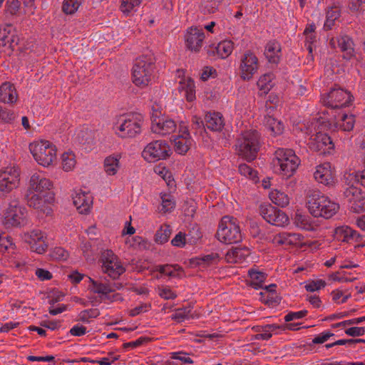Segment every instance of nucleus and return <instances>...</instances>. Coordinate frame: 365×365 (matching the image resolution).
<instances>
[{
    "label": "nucleus",
    "instance_id": "f257e3e1",
    "mask_svg": "<svg viewBox=\"0 0 365 365\" xmlns=\"http://www.w3.org/2000/svg\"><path fill=\"white\" fill-rule=\"evenodd\" d=\"M262 145L261 135L257 130L247 129L242 131L237 138L235 150L238 155L248 162L254 160Z\"/></svg>",
    "mask_w": 365,
    "mask_h": 365
},
{
    "label": "nucleus",
    "instance_id": "f03ea898",
    "mask_svg": "<svg viewBox=\"0 0 365 365\" xmlns=\"http://www.w3.org/2000/svg\"><path fill=\"white\" fill-rule=\"evenodd\" d=\"M307 207L312 216L325 219L332 217L339 210V203L319 191L308 196Z\"/></svg>",
    "mask_w": 365,
    "mask_h": 365
},
{
    "label": "nucleus",
    "instance_id": "7ed1b4c3",
    "mask_svg": "<svg viewBox=\"0 0 365 365\" xmlns=\"http://www.w3.org/2000/svg\"><path fill=\"white\" fill-rule=\"evenodd\" d=\"M154 71V58L141 56L135 59L132 68V81L138 87L143 88L152 81Z\"/></svg>",
    "mask_w": 365,
    "mask_h": 365
},
{
    "label": "nucleus",
    "instance_id": "20e7f679",
    "mask_svg": "<svg viewBox=\"0 0 365 365\" xmlns=\"http://www.w3.org/2000/svg\"><path fill=\"white\" fill-rule=\"evenodd\" d=\"M272 164L286 178L292 176L300 164V160L292 149L278 148L274 153Z\"/></svg>",
    "mask_w": 365,
    "mask_h": 365
},
{
    "label": "nucleus",
    "instance_id": "39448f33",
    "mask_svg": "<svg viewBox=\"0 0 365 365\" xmlns=\"http://www.w3.org/2000/svg\"><path fill=\"white\" fill-rule=\"evenodd\" d=\"M1 225L6 229L21 227L27 223V210L16 201L9 204L0 215Z\"/></svg>",
    "mask_w": 365,
    "mask_h": 365
},
{
    "label": "nucleus",
    "instance_id": "423d86ee",
    "mask_svg": "<svg viewBox=\"0 0 365 365\" xmlns=\"http://www.w3.org/2000/svg\"><path fill=\"white\" fill-rule=\"evenodd\" d=\"M29 150L41 166L48 167L56 160V145L48 140H40L30 143Z\"/></svg>",
    "mask_w": 365,
    "mask_h": 365
},
{
    "label": "nucleus",
    "instance_id": "0eeeda50",
    "mask_svg": "<svg viewBox=\"0 0 365 365\" xmlns=\"http://www.w3.org/2000/svg\"><path fill=\"white\" fill-rule=\"evenodd\" d=\"M216 236L219 241L225 244L238 243L242 239L237 220L230 216L222 218Z\"/></svg>",
    "mask_w": 365,
    "mask_h": 365
},
{
    "label": "nucleus",
    "instance_id": "6e6552de",
    "mask_svg": "<svg viewBox=\"0 0 365 365\" xmlns=\"http://www.w3.org/2000/svg\"><path fill=\"white\" fill-rule=\"evenodd\" d=\"M143 118L138 113H130L119 120L115 125L116 134L123 138H134L141 132Z\"/></svg>",
    "mask_w": 365,
    "mask_h": 365
},
{
    "label": "nucleus",
    "instance_id": "1a4fd4ad",
    "mask_svg": "<svg viewBox=\"0 0 365 365\" xmlns=\"http://www.w3.org/2000/svg\"><path fill=\"white\" fill-rule=\"evenodd\" d=\"M354 101L351 93L341 88H334L329 93L323 94L322 103L331 108H339L350 106Z\"/></svg>",
    "mask_w": 365,
    "mask_h": 365
},
{
    "label": "nucleus",
    "instance_id": "9d476101",
    "mask_svg": "<svg viewBox=\"0 0 365 365\" xmlns=\"http://www.w3.org/2000/svg\"><path fill=\"white\" fill-rule=\"evenodd\" d=\"M171 153L170 147L165 140H158L150 142L145 147L142 156L146 161L154 163L166 159Z\"/></svg>",
    "mask_w": 365,
    "mask_h": 365
},
{
    "label": "nucleus",
    "instance_id": "9b49d317",
    "mask_svg": "<svg viewBox=\"0 0 365 365\" xmlns=\"http://www.w3.org/2000/svg\"><path fill=\"white\" fill-rule=\"evenodd\" d=\"M54 197L51 193L35 194L31 193L27 195V205L33 207L38 212L49 215L52 213V204Z\"/></svg>",
    "mask_w": 365,
    "mask_h": 365
},
{
    "label": "nucleus",
    "instance_id": "f8f14e48",
    "mask_svg": "<svg viewBox=\"0 0 365 365\" xmlns=\"http://www.w3.org/2000/svg\"><path fill=\"white\" fill-rule=\"evenodd\" d=\"M259 214L264 220L272 225L282 227L289 222V217L283 211L269 203L260 205Z\"/></svg>",
    "mask_w": 365,
    "mask_h": 365
},
{
    "label": "nucleus",
    "instance_id": "ddd939ff",
    "mask_svg": "<svg viewBox=\"0 0 365 365\" xmlns=\"http://www.w3.org/2000/svg\"><path fill=\"white\" fill-rule=\"evenodd\" d=\"M258 68V58L253 52L246 51L240 58L239 65L240 77L245 81H249L257 72Z\"/></svg>",
    "mask_w": 365,
    "mask_h": 365
},
{
    "label": "nucleus",
    "instance_id": "4468645a",
    "mask_svg": "<svg viewBox=\"0 0 365 365\" xmlns=\"http://www.w3.org/2000/svg\"><path fill=\"white\" fill-rule=\"evenodd\" d=\"M20 181V170L16 167H7L0 171V192L7 194L17 187Z\"/></svg>",
    "mask_w": 365,
    "mask_h": 365
},
{
    "label": "nucleus",
    "instance_id": "2eb2a0df",
    "mask_svg": "<svg viewBox=\"0 0 365 365\" xmlns=\"http://www.w3.org/2000/svg\"><path fill=\"white\" fill-rule=\"evenodd\" d=\"M101 261L105 273L123 274L125 272L121 261L110 250L102 252Z\"/></svg>",
    "mask_w": 365,
    "mask_h": 365
},
{
    "label": "nucleus",
    "instance_id": "dca6fc26",
    "mask_svg": "<svg viewBox=\"0 0 365 365\" xmlns=\"http://www.w3.org/2000/svg\"><path fill=\"white\" fill-rule=\"evenodd\" d=\"M23 240L25 242L29 244L32 251L38 254L45 252L48 247L46 235L40 230H33L29 232L25 233Z\"/></svg>",
    "mask_w": 365,
    "mask_h": 365
},
{
    "label": "nucleus",
    "instance_id": "f3484780",
    "mask_svg": "<svg viewBox=\"0 0 365 365\" xmlns=\"http://www.w3.org/2000/svg\"><path fill=\"white\" fill-rule=\"evenodd\" d=\"M307 144L311 150L319 152L321 154L329 153L334 149V143L331 138L322 132H317L315 135H312Z\"/></svg>",
    "mask_w": 365,
    "mask_h": 365
},
{
    "label": "nucleus",
    "instance_id": "a211bd4d",
    "mask_svg": "<svg viewBox=\"0 0 365 365\" xmlns=\"http://www.w3.org/2000/svg\"><path fill=\"white\" fill-rule=\"evenodd\" d=\"M344 195L350 204V208L355 212L365 210V197L360 188L351 186L347 187Z\"/></svg>",
    "mask_w": 365,
    "mask_h": 365
},
{
    "label": "nucleus",
    "instance_id": "6ab92c4d",
    "mask_svg": "<svg viewBox=\"0 0 365 365\" xmlns=\"http://www.w3.org/2000/svg\"><path fill=\"white\" fill-rule=\"evenodd\" d=\"M204 39L202 29L190 27L185 35V46L191 51L198 52L202 47Z\"/></svg>",
    "mask_w": 365,
    "mask_h": 365
},
{
    "label": "nucleus",
    "instance_id": "aec40b11",
    "mask_svg": "<svg viewBox=\"0 0 365 365\" xmlns=\"http://www.w3.org/2000/svg\"><path fill=\"white\" fill-rule=\"evenodd\" d=\"M53 188V182L46 178L41 172L34 173L29 180V190L35 194L50 193Z\"/></svg>",
    "mask_w": 365,
    "mask_h": 365
},
{
    "label": "nucleus",
    "instance_id": "412c9836",
    "mask_svg": "<svg viewBox=\"0 0 365 365\" xmlns=\"http://www.w3.org/2000/svg\"><path fill=\"white\" fill-rule=\"evenodd\" d=\"M314 178L317 182L326 186L331 187L335 183L334 171L329 163L317 165Z\"/></svg>",
    "mask_w": 365,
    "mask_h": 365
},
{
    "label": "nucleus",
    "instance_id": "4be33fe9",
    "mask_svg": "<svg viewBox=\"0 0 365 365\" xmlns=\"http://www.w3.org/2000/svg\"><path fill=\"white\" fill-rule=\"evenodd\" d=\"M176 129L175 122L164 116H153L151 130L153 133L165 135L173 133Z\"/></svg>",
    "mask_w": 365,
    "mask_h": 365
},
{
    "label": "nucleus",
    "instance_id": "5701e85b",
    "mask_svg": "<svg viewBox=\"0 0 365 365\" xmlns=\"http://www.w3.org/2000/svg\"><path fill=\"white\" fill-rule=\"evenodd\" d=\"M303 236L299 233L281 232L273 236L272 242L275 246H299L302 243Z\"/></svg>",
    "mask_w": 365,
    "mask_h": 365
},
{
    "label": "nucleus",
    "instance_id": "b1692460",
    "mask_svg": "<svg viewBox=\"0 0 365 365\" xmlns=\"http://www.w3.org/2000/svg\"><path fill=\"white\" fill-rule=\"evenodd\" d=\"M334 235L337 240L349 244L360 242L362 240V236L357 231L347 225L336 227Z\"/></svg>",
    "mask_w": 365,
    "mask_h": 365
},
{
    "label": "nucleus",
    "instance_id": "393cba45",
    "mask_svg": "<svg viewBox=\"0 0 365 365\" xmlns=\"http://www.w3.org/2000/svg\"><path fill=\"white\" fill-rule=\"evenodd\" d=\"M181 134L174 139L175 150L179 154H185L192 144L188 130L185 126L180 128Z\"/></svg>",
    "mask_w": 365,
    "mask_h": 365
},
{
    "label": "nucleus",
    "instance_id": "a878e982",
    "mask_svg": "<svg viewBox=\"0 0 365 365\" xmlns=\"http://www.w3.org/2000/svg\"><path fill=\"white\" fill-rule=\"evenodd\" d=\"M73 202L79 213L86 214L89 212L93 201L88 193L79 190L73 195Z\"/></svg>",
    "mask_w": 365,
    "mask_h": 365
},
{
    "label": "nucleus",
    "instance_id": "bb28decb",
    "mask_svg": "<svg viewBox=\"0 0 365 365\" xmlns=\"http://www.w3.org/2000/svg\"><path fill=\"white\" fill-rule=\"evenodd\" d=\"M18 93L14 84L4 82L0 86V101L4 103L14 104L17 101Z\"/></svg>",
    "mask_w": 365,
    "mask_h": 365
},
{
    "label": "nucleus",
    "instance_id": "cd10ccee",
    "mask_svg": "<svg viewBox=\"0 0 365 365\" xmlns=\"http://www.w3.org/2000/svg\"><path fill=\"white\" fill-rule=\"evenodd\" d=\"M178 91L188 102H192L196 99L195 84L190 78H184L180 81Z\"/></svg>",
    "mask_w": 365,
    "mask_h": 365
},
{
    "label": "nucleus",
    "instance_id": "c85d7f7f",
    "mask_svg": "<svg viewBox=\"0 0 365 365\" xmlns=\"http://www.w3.org/2000/svg\"><path fill=\"white\" fill-rule=\"evenodd\" d=\"M264 56L269 63H278L281 56V45L275 41H269L265 46Z\"/></svg>",
    "mask_w": 365,
    "mask_h": 365
},
{
    "label": "nucleus",
    "instance_id": "c756f323",
    "mask_svg": "<svg viewBox=\"0 0 365 365\" xmlns=\"http://www.w3.org/2000/svg\"><path fill=\"white\" fill-rule=\"evenodd\" d=\"M336 41L344 58L350 59L354 56V44L349 36L341 35L336 38Z\"/></svg>",
    "mask_w": 365,
    "mask_h": 365
},
{
    "label": "nucleus",
    "instance_id": "7c9ffc66",
    "mask_svg": "<svg viewBox=\"0 0 365 365\" xmlns=\"http://www.w3.org/2000/svg\"><path fill=\"white\" fill-rule=\"evenodd\" d=\"M273 110L274 108L272 106L267 108V115L264 116V123L272 135H277L282 133L284 126L280 121L277 120L274 118L270 115Z\"/></svg>",
    "mask_w": 365,
    "mask_h": 365
},
{
    "label": "nucleus",
    "instance_id": "2f4dec72",
    "mask_svg": "<svg viewBox=\"0 0 365 365\" xmlns=\"http://www.w3.org/2000/svg\"><path fill=\"white\" fill-rule=\"evenodd\" d=\"M206 127L212 131H220L224 127L222 115L220 113H208L205 118Z\"/></svg>",
    "mask_w": 365,
    "mask_h": 365
},
{
    "label": "nucleus",
    "instance_id": "473e14b6",
    "mask_svg": "<svg viewBox=\"0 0 365 365\" xmlns=\"http://www.w3.org/2000/svg\"><path fill=\"white\" fill-rule=\"evenodd\" d=\"M249 254V250L245 247H235L227 251L225 259L228 263H238L245 260Z\"/></svg>",
    "mask_w": 365,
    "mask_h": 365
},
{
    "label": "nucleus",
    "instance_id": "72a5a7b5",
    "mask_svg": "<svg viewBox=\"0 0 365 365\" xmlns=\"http://www.w3.org/2000/svg\"><path fill=\"white\" fill-rule=\"evenodd\" d=\"M220 257L217 253H211L200 257H196L190 261L192 266H199L202 268L211 267L217 264Z\"/></svg>",
    "mask_w": 365,
    "mask_h": 365
},
{
    "label": "nucleus",
    "instance_id": "f704fd0d",
    "mask_svg": "<svg viewBox=\"0 0 365 365\" xmlns=\"http://www.w3.org/2000/svg\"><path fill=\"white\" fill-rule=\"evenodd\" d=\"M120 166V157L118 155H109L104 160L103 170L107 175H116Z\"/></svg>",
    "mask_w": 365,
    "mask_h": 365
},
{
    "label": "nucleus",
    "instance_id": "c9c22d12",
    "mask_svg": "<svg viewBox=\"0 0 365 365\" xmlns=\"http://www.w3.org/2000/svg\"><path fill=\"white\" fill-rule=\"evenodd\" d=\"M89 280L93 284V289L94 292L98 294H108L110 292H115L116 289L120 288L118 284L111 282H98L89 277Z\"/></svg>",
    "mask_w": 365,
    "mask_h": 365
},
{
    "label": "nucleus",
    "instance_id": "e433bc0d",
    "mask_svg": "<svg viewBox=\"0 0 365 365\" xmlns=\"http://www.w3.org/2000/svg\"><path fill=\"white\" fill-rule=\"evenodd\" d=\"M341 16V10L336 6H331L328 9L326 14V20L324 24V29L329 31L333 29L336 21Z\"/></svg>",
    "mask_w": 365,
    "mask_h": 365
},
{
    "label": "nucleus",
    "instance_id": "4c0bfd02",
    "mask_svg": "<svg viewBox=\"0 0 365 365\" xmlns=\"http://www.w3.org/2000/svg\"><path fill=\"white\" fill-rule=\"evenodd\" d=\"M270 200L279 207H284L289 204V197L284 192L274 189L269 194Z\"/></svg>",
    "mask_w": 365,
    "mask_h": 365
},
{
    "label": "nucleus",
    "instance_id": "58836bf2",
    "mask_svg": "<svg viewBox=\"0 0 365 365\" xmlns=\"http://www.w3.org/2000/svg\"><path fill=\"white\" fill-rule=\"evenodd\" d=\"M126 245L134 250H144L150 248V243L140 236L129 237L125 241Z\"/></svg>",
    "mask_w": 365,
    "mask_h": 365
},
{
    "label": "nucleus",
    "instance_id": "ea45409f",
    "mask_svg": "<svg viewBox=\"0 0 365 365\" xmlns=\"http://www.w3.org/2000/svg\"><path fill=\"white\" fill-rule=\"evenodd\" d=\"M161 208L160 212L163 214L172 212L176 205L174 197L168 193H160Z\"/></svg>",
    "mask_w": 365,
    "mask_h": 365
},
{
    "label": "nucleus",
    "instance_id": "a19ab883",
    "mask_svg": "<svg viewBox=\"0 0 365 365\" xmlns=\"http://www.w3.org/2000/svg\"><path fill=\"white\" fill-rule=\"evenodd\" d=\"M273 74L265 73L260 76L257 81V87L262 94H267L273 86Z\"/></svg>",
    "mask_w": 365,
    "mask_h": 365
},
{
    "label": "nucleus",
    "instance_id": "79ce46f5",
    "mask_svg": "<svg viewBox=\"0 0 365 365\" xmlns=\"http://www.w3.org/2000/svg\"><path fill=\"white\" fill-rule=\"evenodd\" d=\"M234 43L230 40L220 41L215 47L217 55L222 58L228 57L232 53Z\"/></svg>",
    "mask_w": 365,
    "mask_h": 365
},
{
    "label": "nucleus",
    "instance_id": "37998d69",
    "mask_svg": "<svg viewBox=\"0 0 365 365\" xmlns=\"http://www.w3.org/2000/svg\"><path fill=\"white\" fill-rule=\"evenodd\" d=\"M304 289L309 292H319L326 287V282L321 279H309L304 281Z\"/></svg>",
    "mask_w": 365,
    "mask_h": 365
},
{
    "label": "nucleus",
    "instance_id": "c03bdc74",
    "mask_svg": "<svg viewBox=\"0 0 365 365\" xmlns=\"http://www.w3.org/2000/svg\"><path fill=\"white\" fill-rule=\"evenodd\" d=\"M62 168L66 172L72 170L76 164V156L73 152L64 153L61 156Z\"/></svg>",
    "mask_w": 365,
    "mask_h": 365
},
{
    "label": "nucleus",
    "instance_id": "a18cd8bd",
    "mask_svg": "<svg viewBox=\"0 0 365 365\" xmlns=\"http://www.w3.org/2000/svg\"><path fill=\"white\" fill-rule=\"evenodd\" d=\"M171 235V230L169 225H163L157 230L155 235V242L158 244H164L168 242Z\"/></svg>",
    "mask_w": 365,
    "mask_h": 365
},
{
    "label": "nucleus",
    "instance_id": "49530a36",
    "mask_svg": "<svg viewBox=\"0 0 365 365\" xmlns=\"http://www.w3.org/2000/svg\"><path fill=\"white\" fill-rule=\"evenodd\" d=\"M355 124V116L351 114H343L340 121L337 123L340 129L344 131H351Z\"/></svg>",
    "mask_w": 365,
    "mask_h": 365
},
{
    "label": "nucleus",
    "instance_id": "de8ad7c7",
    "mask_svg": "<svg viewBox=\"0 0 365 365\" xmlns=\"http://www.w3.org/2000/svg\"><path fill=\"white\" fill-rule=\"evenodd\" d=\"M265 275H244L247 285L258 289L262 288V284L265 279Z\"/></svg>",
    "mask_w": 365,
    "mask_h": 365
},
{
    "label": "nucleus",
    "instance_id": "09e8293b",
    "mask_svg": "<svg viewBox=\"0 0 365 365\" xmlns=\"http://www.w3.org/2000/svg\"><path fill=\"white\" fill-rule=\"evenodd\" d=\"M82 2L83 0H63L62 11L66 14H73L78 11Z\"/></svg>",
    "mask_w": 365,
    "mask_h": 365
},
{
    "label": "nucleus",
    "instance_id": "8fccbe9b",
    "mask_svg": "<svg viewBox=\"0 0 365 365\" xmlns=\"http://www.w3.org/2000/svg\"><path fill=\"white\" fill-rule=\"evenodd\" d=\"M222 0H202L200 9L204 14H213L218 8Z\"/></svg>",
    "mask_w": 365,
    "mask_h": 365
},
{
    "label": "nucleus",
    "instance_id": "3c124183",
    "mask_svg": "<svg viewBox=\"0 0 365 365\" xmlns=\"http://www.w3.org/2000/svg\"><path fill=\"white\" fill-rule=\"evenodd\" d=\"M190 312H191L190 307L177 309L175 310V312L172 314L171 319L178 322H182L187 320L191 317Z\"/></svg>",
    "mask_w": 365,
    "mask_h": 365
},
{
    "label": "nucleus",
    "instance_id": "603ef678",
    "mask_svg": "<svg viewBox=\"0 0 365 365\" xmlns=\"http://www.w3.org/2000/svg\"><path fill=\"white\" fill-rule=\"evenodd\" d=\"M15 245L13 243L12 239L9 235L0 230V253H4L8 250H14Z\"/></svg>",
    "mask_w": 365,
    "mask_h": 365
},
{
    "label": "nucleus",
    "instance_id": "864d4df0",
    "mask_svg": "<svg viewBox=\"0 0 365 365\" xmlns=\"http://www.w3.org/2000/svg\"><path fill=\"white\" fill-rule=\"evenodd\" d=\"M294 223L297 227L302 230H309L312 227V225L309 222V217L301 213L295 214Z\"/></svg>",
    "mask_w": 365,
    "mask_h": 365
},
{
    "label": "nucleus",
    "instance_id": "5fc2aeb1",
    "mask_svg": "<svg viewBox=\"0 0 365 365\" xmlns=\"http://www.w3.org/2000/svg\"><path fill=\"white\" fill-rule=\"evenodd\" d=\"M142 0H121L120 11L125 14H129L141 4Z\"/></svg>",
    "mask_w": 365,
    "mask_h": 365
},
{
    "label": "nucleus",
    "instance_id": "6e6d98bb",
    "mask_svg": "<svg viewBox=\"0 0 365 365\" xmlns=\"http://www.w3.org/2000/svg\"><path fill=\"white\" fill-rule=\"evenodd\" d=\"M239 172L242 175L245 176L252 180L257 181V172L247 164H240L238 168Z\"/></svg>",
    "mask_w": 365,
    "mask_h": 365
},
{
    "label": "nucleus",
    "instance_id": "4d7b16f0",
    "mask_svg": "<svg viewBox=\"0 0 365 365\" xmlns=\"http://www.w3.org/2000/svg\"><path fill=\"white\" fill-rule=\"evenodd\" d=\"M50 257L55 260L64 261L68 258L69 254L64 248L56 247L51 251Z\"/></svg>",
    "mask_w": 365,
    "mask_h": 365
},
{
    "label": "nucleus",
    "instance_id": "13d9d810",
    "mask_svg": "<svg viewBox=\"0 0 365 365\" xmlns=\"http://www.w3.org/2000/svg\"><path fill=\"white\" fill-rule=\"evenodd\" d=\"M158 295L165 299H174L177 297L178 294L172 290L168 286H161L158 287Z\"/></svg>",
    "mask_w": 365,
    "mask_h": 365
},
{
    "label": "nucleus",
    "instance_id": "bf43d9fd",
    "mask_svg": "<svg viewBox=\"0 0 365 365\" xmlns=\"http://www.w3.org/2000/svg\"><path fill=\"white\" fill-rule=\"evenodd\" d=\"M160 274H174L182 272V268L178 264H163L157 267Z\"/></svg>",
    "mask_w": 365,
    "mask_h": 365
},
{
    "label": "nucleus",
    "instance_id": "052dcab7",
    "mask_svg": "<svg viewBox=\"0 0 365 365\" xmlns=\"http://www.w3.org/2000/svg\"><path fill=\"white\" fill-rule=\"evenodd\" d=\"M81 248L83 256L86 260L93 261L95 259L96 255V250L93 248V246L90 242L83 243Z\"/></svg>",
    "mask_w": 365,
    "mask_h": 365
},
{
    "label": "nucleus",
    "instance_id": "680f3d73",
    "mask_svg": "<svg viewBox=\"0 0 365 365\" xmlns=\"http://www.w3.org/2000/svg\"><path fill=\"white\" fill-rule=\"evenodd\" d=\"M11 29V25L0 26V46L6 45L11 40L10 36Z\"/></svg>",
    "mask_w": 365,
    "mask_h": 365
},
{
    "label": "nucleus",
    "instance_id": "e2e57ef3",
    "mask_svg": "<svg viewBox=\"0 0 365 365\" xmlns=\"http://www.w3.org/2000/svg\"><path fill=\"white\" fill-rule=\"evenodd\" d=\"M151 309L150 303H143L129 310L128 314L130 317H135L142 313L148 312Z\"/></svg>",
    "mask_w": 365,
    "mask_h": 365
},
{
    "label": "nucleus",
    "instance_id": "0e129e2a",
    "mask_svg": "<svg viewBox=\"0 0 365 365\" xmlns=\"http://www.w3.org/2000/svg\"><path fill=\"white\" fill-rule=\"evenodd\" d=\"M364 322H365V316L349 319V320H345V321H343V322H341L339 323L334 324L331 325V327L334 329L344 328V327H346L347 325L358 324L362 323Z\"/></svg>",
    "mask_w": 365,
    "mask_h": 365
},
{
    "label": "nucleus",
    "instance_id": "69168bd1",
    "mask_svg": "<svg viewBox=\"0 0 365 365\" xmlns=\"http://www.w3.org/2000/svg\"><path fill=\"white\" fill-rule=\"evenodd\" d=\"M20 8L19 0H7L6 4V12L11 15L17 14Z\"/></svg>",
    "mask_w": 365,
    "mask_h": 365
},
{
    "label": "nucleus",
    "instance_id": "338daca9",
    "mask_svg": "<svg viewBox=\"0 0 365 365\" xmlns=\"http://www.w3.org/2000/svg\"><path fill=\"white\" fill-rule=\"evenodd\" d=\"M97 312L92 309H86L79 313V320L84 323H89L91 318L97 317Z\"/></svg>",
    "mask_w": 365,
    "mask_h": 365
},
{
    "label": "nucleus",
    "instance_id": "774afa93",
    "mask_svg": "<svg viewBox=\"0 0 365 365\" xmlns=\"http://www.w3.org/2000/svg\"><path fill=\"white\" fill-rule=\"evenodd\" d=\"M118 359V356H114L110 354L107 357H103L98 360L92 361L93 364H98L99 365H111Z\"/></svg>",
    "mask_w": 365,
    "mask_h": 365
}]
</instances>
